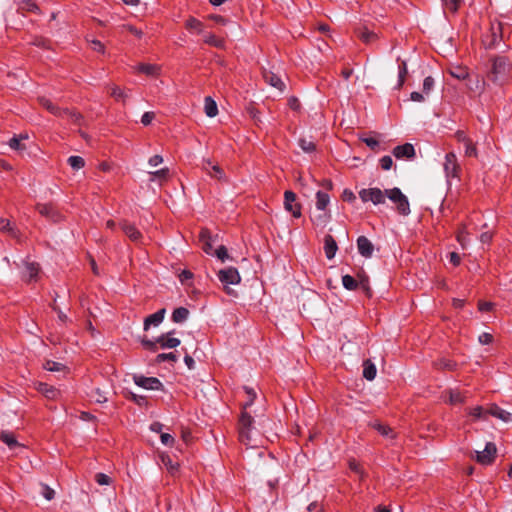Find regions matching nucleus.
I'll return each instance as SVG.
<instances>
[{
	"instance_id": "f257e3e1",
	"label": "nucleus",
	"mask_w": 512,
	"mask_h": 512,
	"mask_svg": "<svg viewBox=\"0 0 512 512\" xmlns=\"http://www.w3.org/2000/svg\"><path fill=\"white\" fill-rule=\"evenodd\" d=\"M244 390L246 394L248 395V400L242 405L243 411L239 418V424H238V432H239V440L242 444L254 447L256 446V439L254 431L253 423L254 419L253 417L247 412V408H249L256 399V392L253 388L244 387Z\"/></svg>"
},
{
	"instance_id": "f03ea898",
	"label": "nucleus",
	"mask_w": 512,
	"mask_h": 512,
	"mask_svg": "<svg viewBox=\"0 0 512 512\" xmlns=\"http://www.w3.org/2000/svg\"><path fill=\"white\" fill-rule=\"evenodd\" d=\"M175 331H169L158 336L155 340H150L147 337L141 339L142 346L150 351L156 352L158 348L161 349H173L181 344L180 339L173 337Z\"/></svg>"
},
{
	"instance_id": "7ed1b4c3",
	"label": "nucleus",
	"mask_w": 512,
	"mask_h": 512,
	"mask_svg": "<svg viewBox=\"0 0 512 512\" xmlns=\"http://www.w3.org/2000/svg\"><path fill=\"white\" fill-rule=\"evenodd\" d=\"M490 61L491 69L488 72V78L495 83L503 81L511 67L510 59L506 56L498 55L492 57Z\"/></svg>"
},
{
	"instance_id": "20e7f679",
	"label": "nucleus",
	"mask_w": 512,
	"mask_h": 512,
	"mask_svg": "<svg viewBox=\"0 0 512 512\" xmlns=\"http://www.w3.org/2000/svg\"><path fill=\"white\" fill-rule=\"evenodd\" d=\"M502 40L501 23H493L489 31L483 36L482 43L486 49H494Z\"/></svg>"
},
{
	"instance_id": "39448f33",
	"label": "nucleus",
	"mask_w": 512,
	"mask_h": 512,
	"mask_svg": "<svg viewBox=\"0 0 512 512\" xmlns=\"http://www.w3.org/2000/svg\"><path fill=\"white\" fill-rule=\"evenodd\" d=\"M362 202H372L374 205L385 203V192L379 188H364L359 191Z\"/></svg>"
},
{
	"instance_id": "423d86ee",
	"label": "nucleus",
	"mask_w": 512,
	"mask_h": 512,
	"mask_svg": "<svg viewBox=\"0 0 512 512\" xmlns=\"http://www.w3.org/2000/svg\"><path fill=\"white\" fill-rule=\"evenodd\" d=\"M497 448L493 442H487L483 451L475 452V460L481 465H491L496 457Z\"/></svg>"
},
{
	"instance_id": "0eeeda50",
	"label": "nucleus",
	"mask_w": 512,
	"mask_h": 512,
	"mask_svg": "<svg viewBox=\"0 0 512 512\" xmlns=\"http://www.w3.org/2000/svg\"><path fill=\"white\" fill-rule=\"evenodd\" d=\"M297 196L293 191L284 192V208L290 212L294 218H300L302 215L301 204L296 202Z\"/></svg>"
},
{
	"instance_id": "6e6552de",
	"label": "nucleus",
	"mask_w": 512,
	"mask_h": 512,
	"mask_svg": "<svg viewBox=\"0 0 512 512\" xmlns=\"http://www.w3.org/2000/svg\"><path fill=\"white\" fill-rule=\"evenodd\" d=\"M133 379L137 386L147 390H161L163 388L162 382L156 377H145L143 375H135Z\"/></svg>"
},
{
	"instance_id": "1a4fd4ad",
	"label": "nucleus",
	"mask_w": 512,
	"mask_h": 512,
	"mask_svg": "<svg viewBox=\"0 0 512 512\" xmlns=\"http://www.w3.org/2000/svg\"><path fill=\"white\" fill-rule=\"evenodd\" d=\"M218 279L223 285L227 286L230 284H238L241 280V277L236 268L229 267L218 272Z\"/></svg>"
},
{
	"instance_id": "9d476101",
	"label": "nucleus",
	"mask_w": 512,
	"mask_h": 512,
	"mask_svg": "<svg viewBox=\"0 0 512 512\" xmlns=\"http://www.w3.org/2000/svg\"><path fill=\"white\" fill-rule=\"evenodd\" d=\"M444 171L448 178L458 177L460 166L458 164L457 156L455 155V153L450 152L446 154L444 162Z\"/></svg>"
},
{
	"instance_id": "9b49d317",
	"label": "nucleus",
	"mask_w": 512,
	"mask_h": 512,
	"mask_svg": "<svg viewBox=\"0 0 512 512\" xmlns=\"http://www.w3.org/2000/svg\"><path fill=\"white\" fill-rule=\"evenodd\" d=\"M201 168L212 178H216L220 181L225 180L223 169L219 165L213 164L210 159H203Z\"/></svg>"
},
{
	"instance_id": "f8f14e48",
	"label": "nucleus",
	"mask_w": 512,
	"mask_h": 512,
	"mask_svg": "<svg viewBox=\"0 0 512 512\" xmlns=\"http://www.w3.org/2000/svg\"><path fill=\"white\" fill-rule=\"evenodd\" d=\"M488 416H493L498 418L504 422H510L512 420V406L510 409H504L496 404H491L489 408H487Z\"/></svg>"
},
{
	"instance_id": "ddd939ff",
	"label": "nucleus",
	"mask_w": 512,
	"mask_h": 512,
	"mask_svg": "<svg viewBox=\"0 0 512 512\" xmlns=\"http://www.w3.org/2000/svg\"><path fill=\"white\" fill-rule=\"evenodd\" d=\"M357 249L361 256L371 258L374 251V245L366 236H359L357 238Z\"/></svg>"
},
{
	"instance_id": "4468645a",
	"label": "nucleus",
	"mask_w": 512,
	"mask_h": 512,
	"mask_svg": "<svg viewBox=\"0 0 512 512\" xmlns=\"http://www.w3.org/2000/svg\"><path fill=\"white\" fill-rule=\"evenodd\" d=\"M355 33H356V36L364 44H367V45L373 44L379 39V35L376 32L369 30L367 27L357 28Z\"/></svg>"
},
{
	"instance_id": "2eb2a0df",
	"label": "nucleus",
	"mask_w": 512,
	"mask_h": 512,
	"mask_svg": "<svg viewBox=\"0 0 512 512\" xmlns=\"http://www.w3.org/2000/svg\"><path fill=\"white\" fill-rule=\"evenodd\" d=\"M120 227L125 235L133 242H139L142 239V233L135 227V225L122 221Z\"/></svg>"
},
{
	"instance_id": "dca6fc26",
	"label": "nucleus",
	"mask_w": 512,
	"mask_h": 512,
	"mask_svg": "<svg viewBox=\"0 0 512 512\" xmlns=\"http://www.w3.org/2000/svg\"><path fill=\"white\" fill-rule=\"evenodd\" d=\"M37 211L47 219L57 222L60 219L59 212L51 204H37Z\"/></svg>"
},
{
	"instance_id": "f3484780",
	"label": "nucleus",
	"mask_w": 512,
	"mask_h": 512,
	"mask_svg": "<svg viewBox=\"0 0 512 512\" xmlns=\"http://www.w3.org/2000/svg\"><path fill=\"white\" fill-rule=\"evenodd\" d=\"M393 155L397 159H401V158L411 159L415 156L414 146L410 143L398 145L393 149Z\"/></svg>"
},
{
	"instance_id": "a211bd4d",
	"label": "nucleus",
	"mask_w": 512,
	"mask_h": 512,
	"mask_svg": "<svg viewBox=\"0 0 512 512\" xmlns=\"http://www.w3.org/2000/svg\"><path fill=\"white\" fill-rule=\"evenodd\" d=\"M166 314V309L162 308L144 319V330L147 331L151 326H158L162 323Z\"/></svg>"
},
{
	"instance_id": "6ab92c4d",
	"label": "nucleus",
	"mask_w": 512,
	"mask_h": 512,
	"mask_svg": "<svg viewBox=\"0 0 512 512\" xmlns=\"http://www.w3.org/2000/svg\"><path fill=\"white\" fill-rule=\"evenodd\" d=\"M262 74L266 83L280 91L284 90L285 84L277 74L269 70H264Z\"/></svg>"
},
{
	"instance_id": "aec40b11",
	"label": "nucleus",
	"mask_w": 512,
	"mask_h": 512,
	"mask_svg": "<svg viewBox=\"0 0 512 512\" xmlns=\"http://www.w3.org/2000/svg\"><path fill=\"white\" fill-rule=\"evenodd\" d=\"M337 250L338 246L333 236L330 234L326 235L324 237V252L327 259H333Z\"/></svg>"
},
{
	"instance_id": "412c9836",
	"label": "nucleus",
	"mask_w": 512,
	"mask_h": 512,
	"mask_svg": "<svg viewBox=\"0 0 512 512\" xmlns=\"http://www.w3.org/2000/svg\"><path fill=\"white\" fill-rule=\"evenodd\" d=\"M39 104L45 108L47 111H49L51 114L57 116V117H63V109L60 108L57 105H55L50 99L42 96L38 98Z\"/></svg>"
},
{
	"instance_id": "4be33fe9",
	"label": "nucleus",
	"mask_w": 512,
	"mask_h": 512,
	"mask_svg": "<svg viewBox=\"0 0 512 512\" xmlns=\"http://www.w3.org/2000/svg\"><path fill=\"white\" fill-rule=\"evenodd\" d=\"M136 71L147 76L155 77L160 73V66L156 64L140 63L136 66Z\"/></svg>"
},
{
	"instance_id": "5701e85b",
	"label": "nucleus",
	"mask_w": 512,
	"mask_h": 512,
	"mask_svg": "<svg viewBox=\"0 0 512 512\" xmlns=\"http://www.w3.org/2000/svg\"><path fill=\"white\" fill-rule=\"evenodd\" d=\"M40 271V267L35 262H26L25 269L23 272V278L27 281L35 280L38 273Z\"/></svg>"
},
{
	"instance_id": "b1692460",
	"label": "nucleus",
	"mask_w": 512,
	"mask_h": 512,
	"mask_svg": "<svg viewBox=\"0 0 512 512\" xmlns=\"http://www.w3.org/2000/svg\"><path fill=\"white\" fill-rule=\"evenodd\" d=\"M200 241L202 242V249L206 254L213 255L214 250L212 246V237L208 230H202L199 235Z\"/></svg>"
},
{
	"instance_id": "393cba45",
	"label": "nucleus",
	"mask_w": 512,
	"mask_h": 512,
	"mask_svg": "<svg viewBox=\"0 0 512 512\" xmlns=\"http://www.w3.org/2000/svg\"><path fill=\"white\" fill-rule=\"evenodd\" d=\"M17 10L24 12L39 13L40 9L34 0H21L17 3Z\"/></svg>"
},
{
	"instance_id": "a878e982",
	"label": "nucleus",
	"mask_w": 512,
	"mask_h": 512,
	"mask_svg": "<svg viewBox=\"0 0 512 512\" xmlns=\"http://www.w3.org/2000/svg\"><path fill=\"white\" fill-rule=\"evenodd\" d=\"M0 440L5 443L11 450L21 447V444L17 441L14 434L8 431H2L0 433Z\"/></svg>"
},
{
	"instance_id": "bb28decb",
	"label": "nucleus",
	"mask_w": 512,
	"mask_h": 512,
	"mask_svg": "<svg viewBox=\"0 0 512 512\" xmlns=\"http://www.w3.org/2000/svg\"><path fill=\"white\" fill-rule=\"evenodd\" d=\"M70 120L73 124L81 126L83 124V116L81 113L75 110L63 109V117Z\"/></svg>"
},
{
	"instance_id": "cd10ccee",
	"label": "nucleus",
	"mask_w": 512,
	"mask_h": 512,
	"mask_svg": "<svg viewBox=\"0 0 512 512\" xmlns=\"http://www.w3.org/2000/svg\"><path fill=\"white\" fill-rule=\"evenodd\" d=\"M376 366L374 363L367 359L363 362V377L369 381H372L376 377Z\"/></svg>"
},
{
	"instance_id": "c85d7f7f",
	"label": "nucleus",
	"mask_w": 512,
	"mask_h": 512,
	"mask_svg": "<svg viewBox=\"0 0 512 512\" xmlns=\"http://www.w3.org/2000/svg\"><path fill=\"white\" fill-rule=\"evenodd\" d=\"M185 27L190 32H195L197 34L203 33V23L194 17H189L186 20Z\"/></svg>"
},
{
	"instance_id": "c756f323",
	"label": "nucleus",
	"mask_w": 512,
	"mask_h": 512,
	"mask_svg": "<svg viewBox=\"0 0 512 512\" xmlns=\"http://www.w3.org/2000/svg\"><path fill=\"white\" fill-rule=\"evenodd\" d=\"M330 203V197L326 192L318 191L316 193V208L320 211H326Z\"/></svg>"
},
{
	"instance_id": "7c9ffc66",
	"label": "nucleus",
	"mask_w": 512,
	"mask_h": 512,
	"mask_svg": "<svg viewBox=\"0 0 512 512\" xmlns=\"http://www.w3.org/2000/svg\"><path fill=\"white\" fill-rule=\"evenodd\" d=\"M189 310L185 307H178L172 313V321L175 323H183L188 319Z\"/></svg>"
},
{
	"instance_id": "2f4dec72",
	"label": "nucleus",
	"mask_w": 512,
	"mask_h": 512,
	"mask_svg": "<svg viewBox=\"0 0 512 512\" xmlns=\"http://www.w3.org/2000/svg\"><path fill=\"white\" fill-rule=\"evenodd\" d=\"M204 42L210 46L220 48V49L225 47L224 39L218 38L212 33L204 34Z\"/></svg>"
},
{
	"instance_id": "473e14b6",
	"label": "nucleus",
	"mask_w": 512,
	"mask_h": 512,
	"mask_svg": "<svg viewBox=\"0 0 512 512\" xmlns=\"http://www.w3.org/2000/svg\"><path fill=\"white\" fill-rule=\"evenodd\" d=\"M204 110L208 117H215L218 113L216 102L211 97L205 98Z\"/></svg>"
},
{
	"instance_id": "72a5a7b5",
	"label": "nucleus",
	"mask_w": 512,
	"mask_h": 512,
	"mask_svg": "<svg viewBox=\"0 0 512 512\" xmlns=\"http://www.w3.org/2000/svg\"><path fill=\"white\" fill-rule=\"evenodd\" d=\"M372 427L377 430L382 436L388 437V438H394L395 434L391 427H389L386 424L375 422L372 424Z\"/></svg>"
},
{
	"instance_id": "f704fd0d",
	"label": "nucleus",
	"mask_w": 512,
	"mask_h": 512,
	"mask_svg": "<svg viewBox=\"0 0 512 512\" xmlns=\"http://www.w3.org/2000/svg\"><path fill=\"white\" fill-rule=\"evenodd\" d=\"M161 463L166 467V469L171 473L174 474L178 471L179 464L176 462H173L171 457L167 454H162L160 456Z\"/></svg>"
},
{
	"instance_id": "c9c22d12",
	"label": "nucleus",
	"mask_w": 512,
	"mask_h": 512,
	"mask_svg": "<svg viewBox=\"0 0 512 512\" xmlns=\"http://www.w3.org/2000/svg\"><path fill=\"white\" fill-rule=\"evenodd\" d=\"M408 74V68L406 61L402 60L398 66V83L397 88L400 89L406 80V76Z\"/></svg>"
},
{
	"instance_id": "e433bc0d",
	"label": "nucleus",
	"mask_w": 512,
	"mask_h": 512,
	"mask_svg": "<svg viewBox=\"0 0 512 512\" xmlns=\"http://www.w3.org/2000/svg\"><path fill=\"white\" fill-rule=\"evenodd\" d=\"M469 414L476 420H487L488 412L487 409L482 406H476L470 409Z\"/></svg>"
},
{
	"instance_id": "4c0bfd02",
	"label": "nucleus",
	"mask_w": 512,
	"mask_h": 512,
	"mask_svg": "<svg viewBox=\"0 0 512 512\" xmlns=\"http://www.w3.org/2000/svg\"><path fill=\"white\" fill-rule=\"evenodd\" d=\"M385 197H388L393 203H396L402 198H404L405 195L401 192L399 188L395 187L392 189H386Z\"/></svg>"
},
{
	"instance_id": "58836bf2",
	"label": "nucleus",
	"mask_w": 512,
	"mask_h": 512,
	"mask_svg": "<svg viewBox=\"0 0 512 512\" xmlns=\"http://www.w3.org/2000/svg\"><path fill=\"white\" fill-rule=\"evenodd\" d=\"M165 361L176 363L178 361V355L175 352L160 353L155 358V362L158 364Z\"/></svg>"
},
{
	"instance_id": "ea45409f",
	"label": "nucleus",
	"mask_w": 512,
	"mask_h": 512,
	"mask_svg": "<svg viewBox=\"0 0 512 512\" xmlns=\"http://www.w3.org/2000/svg\"><path fill=\"white\" fill-rule=\"evenodd\" d=\"M399 214L406 216L410 213V205L408 198L405 196L401 200L395 203Z\"/></svg>"
},
{
	"instance_id": "a19ab883",
	"label": "nucleus",
	"mask_w": 512,
	"mask_h": 512,
	"mask_svg": "<svg viewBox=\"0 0 512 512\" xmlns=\"http://www.w3.org/2000/svg\"><path fill=\"white\" fill-rule=\"evenodd\" d=\"M39 391L43 393L47 398H55L58 394V390L55 389L53 386H49L45 383L39 384Z\"/></svg>"
},
{
	"instance_id": "79ce46f5",
	"label": "nucleus",
	"mask_w": 512,
	"mask_h": 512,
	"mask_svg": "<svg viewBox=\"0 0 512 512\" xmlns=\"http://www.w3.org/2000/svg\"><path fill=\"white\" fill-rule=\"evenodd\" d=\"M330 218H331L330 213L327 211H323L322 214H319V215L315 216L314 218H312V222L316 226L325 227L326 224L329 222Z\"/></svg>"
},
{
	"instance_id": "37998d69",
	"label": "nucleus",
	"mask_w": 512,
	"mask_h": 512,
	"mask_svg": "<svg viewBox=\"0 0 512 512\" xmlns=\"http://www.w3.org/2000/svg\"><path fill=\"white\" fill-rule=\"evenodd\" d=\"M43 368L45 370L51 371V372H60V371H63L65 369V365L60 363V362H56V361H52V360H47L43 364Z\"/></svg>"
},
{
	"instance_id": "c03bdc74",
	"label": "nucleus",
	"mask_w": 512,
	"mask_h": 512,
	"mask_svg": "<svg viewBox=\"0 0 512 512\" xmlns=\"http://www.w3.org/2000/svg\"><path fill=\"white\" fill-rule=\"evenodd\" d=\"M435 366H436V368L441 369V370H450L451 371V370L455 369L456 363L450 359L442 358L435 362Z\"/></svg>"
},
{
	"instance_id": "a18cd8bd",
	"label": "nucleus",
	"mask_w": 512,
	"mask_h": 512,
	"mask_svg": "<svg viewBox=\"0 0 512 512\" xmlns=\"http://www.w3.org/2000/svg\"><path fill=\"white\" fill-rule=\"evenodd\" d=\"M342 284L347 290H355L359 286L358 281L351 275H344L342 277Z\"/></svg>"
},
{
	"instance_id": "49530a36",
	"label": "nucleus",
	"mask_w": 512,
	"mask_h": 512,
	"mask_svg": "<svg viewBox=\"0 0 512 512\" xmlns=\"http://www.w3.org/2000/svg\"><path fill=\"white\" fill-rule=\"evenodd\" d=\"M298 144L301 147V149L307 153H311L316 149L315 143L310 139L300 138Z\"/></svg>"
},
{
	"instance_id": "de8ad7c7",
	"label": "nucleus",
	"mask_w": 512,
	"mask_h": 512,
	"mask_svg": "<svg viewBox=\"0 0 512 512\" xmlns=\"http://www.w3.org/2000/svg\"><path fill=\"white\" fill-rule=\"evenodd\" d=\"M67 162L74 170H79L85 165V161L81 156H70Z\"/></svg>"
},
{
	"instance_id": "09e8293b",
	"label": "nucleus",
	"mask_w": 512,
	"mask_h": 512,
	"mask_svg": "<svg viewBox=\"0 0 512 512\" xmlns=\"http://www.w3.org/2000/svg\"><path fill=\"white\" fill-rule=\"evenodd\" d=\"M363 143H365L369 148L373 151H377L379 149V141L374 137L368 136H360L359 138Z\"/></svg>"
},
{
	"instance_id": "8fccbe9b",
	"label": "nucleus",
	"mask_w": 512,
	"mask_h": 512,
	"mask_svg": "<svg viewBox=\"0 0 512 512\" xmlns=\"http://www.w3.org/2000/svg\"><path fill=\"white\" fill-rule=\"evenodd\" d=\"M0 231L8 232L13 237H16V230L11 226L10 221L8 219H0Z\"/></svg>"
},
{
	"instance_id": "3c124183",
	"label": "nucleus",
	"mask_w": 512,
	"mask_h": 512,
	"mask_svg": "<svg viewBox=\"0 0 512 512\" xmlns=\"http://www.w3.org/2000/svg\"><path fill=\"white\" fill-rule=\"evenodd\" d=\"M464 402V397L460 391L450 390L449 391V403L450 404H461Z\"/></svg>"
},
{
	"instance_id": "603ef678",
	"label": "nucleus",
	"mask_w": 512,
	"mask_h": 512,
	"mask_svg": "<svg viewBox=\"0 0 512 512\" xmlns=\"http://www.w3.org/2000/svg\"><path fill=\"white\" fill-rule=\"evenodd\" d=\"M111 96L114 97L117 101H123L125 102L126 98L128 97L127 94L118 86H113L111 88Z\"/></svg>"
},
{
	"instance_id": "864d4df0",
	"label": "nucleus",
	"mask_w": 512,
	"mask_h": 512,
	"mask_svg": "<svg viewBox=\"0 0 512 512\" xmlns=\"http://www.w3.org/2000/svg\"><path fill=\"white\" fill-rule=\"evenodd\" d=\"M169 175V169L168 168H162L160 170L150 172V181H155L156 178L159 179H167Z\"/></svg>"
},
{
	"instance_id": "5fc2aeb1",
	"label": "nucleus",
	"mask_w": 512,
	"mask_h": 512,
	"mask_svg": "<svg viewBox=\"0 0 512 512\" xmlns=\"http://www.w3.org/2000/svg\"><path fill=\"white\" fill-rule=\"evenodd\" d=\"M467 237H468V233L466 231V226L463 225L462 228L457 233V241L462 246V248H465V246H466V243L468 240Z\"/></svg>"
},
{
	"instance_id": "6e6d98bb",
	"label": "nucleus",
	"mask_w": 512,
	"mask_h": 512,
	"mask_svg": "<svg viewBox=\"0 0 512 512\" xmlns=\"http://www.w3.org/2000/svg\"><path fill=\"white\" fill-rule=\"evenodd\" d=\"M465 145V155L468 157H477V149L476 146L473 144L471 139H469Z\"/></svg>"
},
{
	"instance_id": "4d7b16f0",
	"label": "nucleus",
	"mask_w": 512,
	"mask_h": 512,
	"mask_svg": "<svg viewBox=\"0 0 512 512\" xmlns=\"http://www.w3.org/2000/svg\"><path fill=\"white\" fill-rule=\"evenodd\" d=\"M219 260L224 262L226 259H228V251L227 248L224 245H220L213 253Z\"/></svg>"
},
{
	"instance_id": "13d9d810",
	"label": "nucleus",
	"mask_w": 512,
	"mask_h": 512,
	"mask_svg": "<svg viewBox=\"0 0 512 512\" xmlns=\"http://www.w3.org/2000/svg\"><path fill=\"white\" fill-rule=\"evenodd\" d=\"M445 7L450 10L451 12L455 13L461 3V0H442Z\"/></svg>"
},
{
	"instance_id": "bf43d9fd",
	"label": "nucleus",
	"mask_w": 512,
	"mask_h": 512,
	"mask_svg": "<svg viewBox=\"0 0 512 512\" xmlns=\"http://www.w3.org/2000/svg\"><path fill=\"white\" fill-rule=\"evenodd\" d=\"M434 79L431 76H427L423 81V93L428 95L434 87Z\"/></svg>"
},
{
	"instance_id": "052dcab7",
	"label": "nucleus",
	"mask_w": 512,
	"mask_h": 512,
	"mask_svg": "<svg viewBox=\"0 0 512 512\" xmlns=\"http://www.w3.org/2000/svg\"><path fill=\"white\" fill-rule=\"evenodd\" d=\"M41 494L48 501L52 500L55 496L54 490L47 485L41 486Z\"/></svg>"
},
{
	"instance_id": "680f3d73",
	"label": "nucleus",
	"mask_w": 512,
	"mask_h": 512,
	"mask_svg": "<svg viewBox=\"0 0 512 512\" xmlns=\"http://www.w3.org/2000/svg\"><path fill=\"white\" fill-rule=\"evenodd\" d=\"M95 481L101 486L109 485L111 483V478L104 473H97L95 475Z\"/></svg>"
},
{
	"instance_id": "e2e57ef3",
	"label": "nucleus",
	"mask_w": 512,
	"mask_h": 512,
	"mask_svg": "<svg viewBox=\"0 0 512 512\" xmlns=\"http://www.w3.org/2000/svg\"><path fill=\"white\" fill-rule=\"evenodd\" d=\"M393 165L391 156L385 155L380 159V166L383 170H390Z\"/></svg>"
},
{
	"instance_id": "0e129e2a",
	"label": "nucleus",
	"mask_w": 512,
	"mask_h": 512,
	"mask_svg": "<svg viewBox=\"0 0 512 512\" xmlns=\"http://www.w3.org/2000/svg\"><path fill=\"white\" fill-rule=\"evenodd\" d=\"M9 146L10 148L14 150H23L25 147L21 145V138H18L17 136L12 137L9 140Z\"/></svg>"
},
{
	"instance_id": "69168bd1",
	"label": "nucleus",
	"mask_w": 512,
	"mask_h": 512,
	"mask_svg": "<svg viewBox=\"0 0 512 512\" xmlns=\"http://www.w3.org/2000/svg\"><path fill=\"white\" fill-rule=\"evenodd\" d=\"M155 118V113L154 112H145L142 117H141V123L144 125V126H148L152 123V121L154 120Z\"/></svg>"
},
{
	"instance_id": "338daca9",
	"label": "nucleus",
	"mask_w": 512,
	"mask_h": 512,
	"mask_svg": "<svg viewBox=\"0 0 512 512\" xmlns=\"http://www.w3.org/2000/svg\"><path fill=\"white\" fill-rule=\"evenodd\" d=\"M478 341H479V343H481L482 345H487V344L492 343V341H493V336H492L490 333L484 332V333H482V334H480V335H479V337H478Z\"/></svg>"
},
{
	"instance_id": "774afa93",
	"label": "nucleus",
	"mask_w": 512,
	"mask_h": 512,
	"mask_svg": "<svg viewBox=\"0 0 512 512\" xmlns=\"http://www.w3.org/2000/svg\"><path fill=\"white\" fill-rule=\"evenodd\" d=\"M162 444L166 446H172L174 444V437L171 434L168 433H161L160 436Z\"/></svg>"
}]
</instances>
